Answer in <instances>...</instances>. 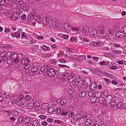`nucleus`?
<instances>
[{"label":"nucleus","instance_id":"11","mask_svg":"<svg viewBox=\"0 0 126 126\" xmlns=\"http://www.w3.org/2000/svg\"><path fill=\"white\" fill-rule=\"evenodd\" d=\"M112 97L111 95H107L105 98V102H107V103H110L112 101Z\"/></svg>","mask_w":126,"mask_h":126},{"label":"nucleus","instance_id":"52","mask_svg":"<svg viewBox=\"0 0 126 126\" xmlns=\"http://www.w3.org/2000/svg\"><path fill=\"white\" fill-rule=\"evenodd\" d=\"M74 110V108L73 106H69L68 108V110L69 111H71Z\"/></svg>","mask_w":126,"mask_h":126},{"label":"nucleus","instance_id":"22","mask_svg":"<svg viewBox=\"0 0 126 126\" xmlns=\"http://www.w3.org/2000/svg\"><path fill=\"white\" fill-rule=\"evenodd\" d=\"M92 121L91 119H88L86 120L85 122V124L86 126H89L92 123Z\"/></svg>","mask_w":126,"mask_h":126},{"label":"nucleus","instance_id":"61","mask_svg":"<svg viewBox=\"0 0 126 126\" xmlns=\"http://www.w3.org/2000/svg\"><path fill=\"white\" fill-rule=\"evenodd\" d=\"M74 90L72 88L69 89L68 90V91L69 93L70 94H71L73 93Z\"/></svg>","mask_w":126,"mask_h":126},{"label":"nucleus","instance_id":"35","mask_svg":"<svg viewBox=\"0 0 126 126\" xmlns=\"http://www.w3.org/2000/svg\"><path fill=\"white\" fill-rule=\"evenodd\" d=\"M11 56V58L12 59L14 60L18 56H17V54L16 53H14L13 54H12H12L10 55V57Z\"/></svg>","mask_w":126,"mask_h":126},{"label":"nucleus","instance_id":"33","mask_svg":"<svg viewBox=\"0 0 126 126\" xmlns=\"http://www.w3.org/2000/svg\"><path fill=\"white\" fill-rule=\"evenodd\" d=\"M42 48L43 50H49L50 49L49 47H47L45 45H43L42 46Z\"/></svg>","mask_w":126,"mask_h":126},{"label":"nucleus","instance_id":"47","mask_svg":"<svg viewBox=\"0 0 126 126\" xmlns=\"http://www.w3.org/2000/svg\"><path fill=\"white\" fill-rule=\"evenodd\" d=\"M20 59L21 58H20L18 56L14 60V62L16 63H18L20 61Z\"/></svg>","mask_w":126,"mask_h":126},{"label":"nucleus","instance_id":"49","mask_svg":"<svg viewBox=\"0 0 126 126\" xmlns=\"http://www.w3.org/2000/svg\"><path fill=\"white\" fill-rule=\"evenodd\" d=\"M54 120L52 118H48L47 119V121L49 122L53 123L54 122Z\"/></svg>","mask_w":126,"mask_h":126},{"label":"nucleus","instance_id":"64","mask_svg":"<svg viewBox=\"0 0 126 126\" xmlns=\"http://www.w3.org/2000/svg\"><path fill=\"white\" fill-rule=\"evenodd\" d=\"M88 117V115L86 114H84L82 116V118L83 119H86Z\"/></svg>","mask_w":126,"mask_h":126},{"label":"nucleus","instance_id":"53","mask_svg":"<svg viewBox=\"0 0 126 126\" xmlns=\"http://www.w3.org/2000/svg\"><path fill=\"white\" fill-rule=\"evenodd\" d=\"M76 81H77V82L79 84L80 83H82L83 82V80L82 79H78V80H76Z\"/></svg>","mask_w":126,"mask_h":126},{"label":"nucleus","instance_id":"32","mask_svg":"<svg viewBox=\"0 0 126 126\" xmlns=\"http://www.w3.org/2000/svg\"><path fill=\"white\" fill-rule=\"evenodd\" d=\"M61 109L60 107H57L54 110L55 113H59L61 111Z\"/></svg>","mask_w":126,"mask_h":126},{"label":"nucleus","instance_id":"24","mask_svg":"<svg viewBox=\"0 0 126 126\" xmlns=\"http://www.w3.org/2000/svg\"><path fill=\"white\" fill-rule=\"evenodd\" d=\"M33 103V108L35 109H37L39 108L40 105L38 102L36 101Z\"/></svg>","mask_w":126,"mask_h":126},{"label":"nucleus","instance_id":"19","mask_svg":"<svg viewBox=\"0 0 126 126\" xmlns=\"http://www.w3.org/2000/svg\"><path fill=\"white\" fill-rule=\"evenodd\" d=\"M116 35L117 37L121 38L124 36V33L123 32H118L116 33Z\"/></svg>","mask_w":126,"mask_h":126},{"label":"nucleus","instance_id":"14","mask_svg":"<svg viewBox=\"0 0 126 126\" xmlns=\"http://www.w3.org/2000/svg\"><path fill=\"white\" fill-rule=\"evenodd\" d=\"M94 73L96 75L99 76L100 77H102V75L101 74L99 73H101L102 71L100 69H94L93 71Z\"/></svg>","mask_w":126,"mask_h":126},{"label":"nucleus","instance_id":"27","mask_svg":"<svg viewBox=\"0 0 126 126\" xmlns=\"http://www.w3.org/2000/svg\"><path fill=\"white\" fill-rule=\"evenodd\" d=\"M9 2V0H4L1 1L0 3L1 4H2L3 5L5 6Z\"/></svg>","mask_w":126,"mask_h":126},{"label":"nucleus","instance_id":"63","mask_svg":"<svg viewBox=\"0 0 126 126\" xmlns=\"http://www.w3.org/2000/svg\"><path fill=\"white\" fill-rule=\"evenodd\" d=\"M35 16V13L34 12H32L31 13L29 14V16H32V17H34Z\"/></svg>","mask_w":126,"mask_h":126},{"label":"nucleus","instance_id":"5","mask_svg":"<svg viewBox=\"0 0 126 126\" xmlns=\"http://www.w3.org/2000/svg\"><path fill=\"white\" fill-rule=\"evenodd\" d=\"M67 79L68 80L67 81L69 82H71L74 81V80H75L76 76L74 75H69V77H68Z\"/></svg>","mask_w":126,"mask_h":126},{"label":"nucleus","instance_id":"62","mask_svg":"<svg viewBox=\"0 0 126 126\" xmlns=\"http://www.w3.org/2000/svg\"><path fill=\"white\" fill-rule=\"evenodd\" d=\"M36 42V41L35 40L32 39V40H31L30 41V43L32 45H34L35 43Z\"/></svg>","mask_w":126,"mask_h":126},{"label":"nucleus","instance_id":"38","mask_svg":"<svg viewBox=\"0 0 126 126\" xmlns=\"http://www.w3.org/2000/svg\"><path fill=\"white\" fill-rule=\"evenodd\" d=\"M31 97L30 95H27L25 97V99L27 101H29L31 100Z\"/></svg>","mask_w":126,"mask_h":126},{"label":"nucleus","instance_id":"44","mask_svg":"<svg viewBox=\"0 0 126 126\" xmlns=\"http://www.w3.org/2000/svg\"><path fill=\"white\" fill-rule=\"evenodd\" d=\"M94 93L93 90H92V91H90L88 93V95L90 96H94Z\"/></svg>","mask_w":126,"mask_h":126},{"label":"nucleus","instance_id":"36","mask_svg":"<svg viewBox=\"0 0 126 126\" xmlns=\"http://www.w3.org/2000/svg\"><path fill=\"white\" fill-rule=\"evenodd\" d=\"M112 52L116 54H121L122 51L119 50H113L112 51Z\"/></svg>","mask_w":126,"mask_h":126},{"label":"nucleus","instance_id":"25","mask_svg":"<svg viewBox=\"0 0 126 126\" xmlns=\"http://www.w3.org/2000/svg\"><path fill=\"white\" fill-rule=\"evenodd\" d=\"M33 104L34 103L33 102H29L28 103L27 105L28 108L29 109H33Z\"/></svg>","mask_w":126,"mask_h":126},{"label":"nucleus","instance_id":"37","mask_svg":"<svg viewBox=\"0 0 126 126\" xmlns=\"http://www.w3.org/2000/svg\"><path fill=\"white\" fill-rule=\"evenodd\" d=\"M53 22L51 21H49L47 24H48L46 26H47L48 27H51L53 26Z\"/></svg>","mask_w":126,"mask_h":126},{"label":"nucleus","instance_id":"60","mask_svg":"<svg viewBox=\"0 0 126 126\" xmlns=\"http://www.w3.org/2000/svg\"><path fill=\"white\" fill-rule=\"evenodd\" d=\"M2 94L0 92V102L3 101V97L2 96Z\"/></svg>","mask_w":126,"mask_h":126},{"label":"nucleus","instance_id":"40","mask_svg":"<svg viewBox=\"0 0 126 126\" xmlns=\"http://www.w3.org/2000/svg\"><path fill=\"white\" fill-rule=\"evenodd\" d=\"M102 72L101 74H102L104 75H105L106 76L109 77L110 76V75L109 74L106 72L103 71V70H101Z\"/></svg>","mask_w":126,"mask_h":126},{"label":"nucleus","instance_id":"9","mask_svg":"<svg viewBox=\"0 0 126 126\" xmlns=\"http://www.w3.org/2000/svg\"><path fill=\"white\" fill-rule=\"evenodd\" d=\"M97 87V84L95 82H93L91 84L90 86V89L93 90H95Z\"/></svg>","mask_w":126,"mask_h":126},{"label":"nucleus","instance_id":"45","mask_svg":"<svg viewBox=\"0 0 126 126\" xmlns=\"http://www.w3.org/2000/svg\"><path fill=\"white\" fill-rule=\"evenodd\" d=\"M105 35L103 36V37L104 38H105L107 40H108L109 38L110 37V36L108 33H105Z\"/></svg>","mask_w":126,"mask_h":126},{"label":"nucleus","instance_id":"30","mask_svg":"<svg viewBox=\"0 0 126 126\" xmlns=\"http://www.w3.org/2000/svg\"><path fill=\"white\" fill-rule=\"evenodd\" d=\"M98 102L101 104H102L105 102V99H104L101 97L99 98L98 100Z\"/></svg>","mask_w":126,"mask_h":126},{"label":"nucleus","instance_id":"34","mask_svg":"<svg viewBox=\"0 0 126 126\" xmlns=\"http://www.w3.org/2000/svg\"><path fill=\"white\" fill-rule=\"evenodd\" d=\"M69 74L67 73H66L63 74L61 76L62 78H63L64 79H67L68 77H69Z\"/></svg>","mask_w":126,"mask_h":126},{"label":"nucleus","instance_id":"57","mask_svg":"<svg viewBox=\"0 0 126 126\" xmlns=\"http://www.w3.org/2000/svg\"><path fill=\"white\" fill-rule=\"evenodd\" d=\"M18 97L20 100H22L24 98V96L23 94H20L19 96Z\"/></svg>","mask_w":126,"mask_h":126},{"label":"nucleus","instance_id":"6","mask_svg":"<svg viewBox=\"0 0 126 126\" xmlns=\"http://www.w3.org/2000/svg\"><path fill=\"white\" fill-rule=\"evenodd\" d=\"M38 70V66L36 64H33L31 68L32 72L33 73H35L37 72Z\"/></svg>","mask_w":126,"mask_h":126},{"label":"nucleus","instance_id":"17","mask_svg":"<svg viewBox=\"0 0 126 126\" xmlns=\"http://www.w3.org/2000/svg\"><path fill=\"white\" fill-rule=\"evenodd\" d=\"M82 117V115L80 114L76 115L74 116V119L77 121H79Z\"/></svg>","mask_w":126,"mask_h":126},{"label":"nucleus","instance_id":"18","mask_svg":"<svg viewBox=\"0 0 126 126\" xmlns=\"http://www.w3.org/2000/svg\"><path fill=\"white\" fill-rule=\"evenodd\" d=\"M82 55L79 56L78 55H74V56H72V60L75 61H80V60L78 57L82 56Z\"/></svg>","mask_w":126,"mask_h":126},{"label":"nucleus","instance_id":"58","mask_svg":"<svg viewBox=\"0 0 126 126\" xmlns=\"http://www.w3.org/2000/svg\"><path fill=\"white\" fill-rule=\"evenodd\" d=\"M95 47H100V42H95Z\"/></svg>","mask_w":126,"mask_h":126},{"label":"nucleus","instance_id":"39","mask_svg":"<svg viewBox=\"0 0 126 126\" xmlns=\"http://www.w3.org/2000/svg\"><path fill=\"white\" fill-rule=\"evenodd\" d=\"M89 45L92 47H95V41H93L91 42L89 44Z\"/></svg>","mask_w":126,"mask_h":126},{"label":"nucleus","instance_id":"12","mask_svg":"<svg viewBox=\"0 0 126 126\" xmlns=\"http://www.w3.org/2000/svg\"><path fill=\"white\" fill-rule=\"evenodd\" d=\"M40 124L39 122L36 120L32 121L30 124V126H38Z\"/></svg>","mask_w":126,"mask_h":126},{"label":"nucleus","instance_id":"4","mask_svg":"<svg viewBox=\"0 0 126 126\" xmlns=\"http://www.w3.org/2000/svg\"><path fill=\"white\" fill-rule=\"evenodd\" d=\"M49 19L48 18L47 16H45L43 18L42 22L43 25L44 26H46L47 23L49 22Z\"/></svg>","mask_w":126,"mask_h":126},{"label":"nucleus","instance_id":"7","mask_svg":"<svg viewBox=\"0 0 126 126\" xmlns=\"http://www.w3.org/2000/svg\"><path fill=\"white\" fill-rule=\"evenodd\" d=\"M53 26L55 28H57L59 29L58 28L60 29V27L62 28L63 27V25L60 24H59L58 22V21H54L53 22Z\"/></svg>","mask_w":126,"mask_h":126},{"label":"nucleus","instance_id":"48","mask_svg":"<svg viewBox=\"0 0 126 126\" xmlns=\"http://www.w3.org/2000/svg\"><path fill=\"white\" fill-rule=\"evenodd\" d=\"M68 113V112L66 111H62L60 114L63 116H66L67 114Z\"/></svg>","mask_w":126,"mask_h":126},{"label":"nucleus","instance_id":"21","mask_svg":"<svg viewBox=\"0 0 126 126\" xmlns=\"http://www.w3.org/2000/svg\"><path fill=\"white\" fill-rule=\"evenodd\" d=\"M69 25L67 23L64 24L63 26V29L64 31L66 32L69 31Z\"/></svg>","mask_w":126,"mask_h":126},{"label":"nucleus","instance_id":"23","mask_svg":"<svg viewBox=\"0 0 126 126\" xmlns=\"http://www.w3.org/2000/svg\"><path fill=\"white\" fill-rule=\"evenodd\" d=\"M30 118L28 117H25L24 118V121L25 122V124H28L30 122Z\"/></svg>","mask_w":126,"mask_h":126},{"label":"nucleus","instance_id":"42","mask_svg":"<svg viewBox=\"0 0 126 126\" xmlns=\"http://www.w3.org/2000/svg\"><path fill=\"white\" fill-rule=\"evenodd\" d=\"M104 55L106 57H110L111 56V53L105 52L104 53Z\"/></svg>","mask_w":126,"mask_h":126},{"label":"nucleus","instance_id":"56","mask_svg":"<svg viewBox=\"0 0 126 126\" xmlns=\"http://www.w3.org/2000/svg\"><path fill=\"white\" fill-rule=\"evenodd\" d=\"M72 31L73 32H78L79 31V28H74L73 27L71 29Z\"/></svg>","mask_w":126,"mask_h":126},{"label":"nucleus","instance_id":"20","mask_svg":"<svg viewBox=\"0 0 126 126\" xmlns=\"http://www.w3.org/2000/svg\"><path fill=\"white\" fill-rule=\"evenodd\" d=\"M98 124H99V125H102V124H104V119L102 117L99 119L97 120Z\"/></svg>","mask_w":126,"mask_h":126},{"label":"nucleus","instance_id":"46","mask_svg":"<svg viewBox=\"0 0 126 126\" xmlns=\"http://www.w3.org/2000/svg\"><path fill=\"white\" fill-rule=\"evenodd\" d=\"M70 82V85L72 87H74V86L76 84V81L74 80V81L71 82Z\"/></svg>","mask_w":126,"mask_h":126},{"label":"nucleus","instance_id":"8","mask_svg":"<svg viewBox=\"0 0 126 126\" xmlns=\"http://www.w3.org/2000/svg\"><path fill=\"white\" fill-rule=\"evenodd\" d=\"M90 35L93 37H95L97 35V31L95 29L92 30V31L90 33Z\"/></svg>","mask_w":126,"mask_h":126},{"label":"nucleus","instance_id":"26","mask_svg":"<svg viewBox=\"0 0 126 126\" xmlns=\"http://www.w3.org/2000/svg\"><path fill=\"white\" fill-rule=\"evenodd\" d=\"M97 97L94 95L93 96L91 99V101L92 103H94L96 102L97 100Z\"/></svg>","mask_w":126,"mask_h":126},{"label":"nucleus","instance_id":"13","mask_svg":"<svg viewBox=\"0 0 126 126\" xmlns=\"http://www.w3.org/2000/svg\"><path fill=\"white\" fill-rule=\"evenodd\" d=\"M94 73L96 75L99 76L100 77H102V75L101 74L99 73H101L102 71L100 69H94L93 71Z\"/></svg>","mask_w":126,"mask_h":126},{"label":"nucleus","instance_id":"16","mask_svg":"<svg viewBox=\"0 0 126 126\" xmlns=\"http://www.w3.org/2000/svg\"><path fill=\"white\" fill-rule=\"evenodd\" d=\"M11 35L12 37H15L17 38H19L20 36V34L18 33L17 32H12Z\"/></svg>","mask_w":126,"mask_h":126},{"label":"nucleus","instance_id":"55","mask_svg":"<svg viewBox=\"0 0 126 126\" xmlns=\"http://www.w3.org/2000/svg\"><path fill=\"white\" fill-rule=\"evenodd\" d=\"M25 59H21L20 61V63L23 65H24L26 63H25Z\"/></svg>","mask_w":126,"mask_h":126},{"label":"nucleus","instance_id":"10","mask_svg":"<svg viewBox=\"0 0 126 126\" xmlns=\"http://www.w3.org/2000/svg\"><path fill=\"white\" fill-rule=\"evenodd\" d=\"M98 31L99 34H103L104 33L105 28L102 26H100L98 27Z\"/></svg>","mask_w":126,"mask_h":126},{"label":"nucleus","instance_id":"50","mask_svg":"<svg viewBox=\"0 0 126 126\" xmlns=\"http://www.w3.org/2000/svg\"><path fill=\"white\" fill-rule=\"evenodd\" d=\"M75 115V113L74 112H69L68 114V116L69 117L72 118Z\"/></svg>","mask_w":126,"mask_h":126},{"label":"nucleus","instance_id":"41","mask_svg":"<svg viewBox=\"0 0 126 126\" xmlns=\"http://www.w3.org/2000/svg\"><path fill=\"white\" fill-rule=\"evenodd\" d=\"M67 102V101L66 99H63L60 102V104L62 105H63L65 104Z\"/></svg>","mask_w":126,"mask_h":126},{"label":"nucleus","instance_id":"2","mask_svg":"<svg viewBox=\"0 0 126 126\" xmlns=\"http://www.w3.org/2000/svg\"><path fill=\"white\" fill-rule=\"evenodd\" d=\"M12 54V52H9L6 54L1 56V59L3 62L7 61L8 59V57L10 58V56Z\"/></svg>","mask_w":126,"mask_h":126},{"label":"nucleus","instance_id":"29","mask_svg":"<svg viewBox=\"0 0 126 126\" xmlns=\"http://www.w3.org/2000/svg\"><path fill=\"white\" fill-rule=\"evenodd\" d=\"M86 93L84 91L81 92L79 94V96L81 97H83L85 96Z\"/></svg>","mask_w":126,"mask_h":126},{"label":"nucleus","instance_id":"28","mask_svg":"<svg viewBox=\"0 0 126 126\" xmlns=\"http://www.w3.org/2000/svg\"><path fill=\"white\" fill-rule=\"evenodd\" d=\"M24 116H20L18 118L17 122L21 123L23 121H24Z\"/></svg>","mask_w":126,"mask_h":126},{"label":"nucleus","instance_id":"51","mask_svg":"<svg viewBox=\"0 0 126 126\" xmlns=\"http://www.w3.org/2000/svg\"><path fill=\"white\" fill-rule=\"evenodd\" d=\"M48 111V113H52L54 112V110L51 108H49Z\"/></svg>","mask_w":126,"mask_h":126},{"label":"nucleus","instance_id":"43","mask_svg":"<svg viewBox=\"0 0 126 126\" xmlns=\"http://www.w3.org/2000/svg\"><path fill=\"white\" fill-rule=\"evenodd\" d=\"M24 68L26 69H28L30 67V65L29 64H26L23 66Z\"/></svg>","mask_w":126,"mask_h":126},{"label":"nucleus","instance_id":"15","mask_svg":"<svg viewBox=\"0 0 126 126\" xmlns=\"http://www.w3.org/2000/svg\"><path fill=\"white\" fill-rule=\"evenodd\" d=\"M20 18V16L16 14L12 15L11 16V19L13 20H16Z\"/></svg>","mask_w":126,"mask_h":126},{"label":"nucleus","instance_id":"59","mask_svg":"<svg viewBox=\"0 0 126 126\" xmlns=\"http://www.w3.org/2000/svg\"><path fill=\"white\" fill-rule=\"evenodd\" d=\"M102 49L103 50L105 51L107 50L109 51L110 48L109 47H102Z\"/></svg>","mask_w":126,"mask_h":126},{"label":"nucleus","instance_id":"54","mask_svg":"<svg viewBox=\"0 0 126 126\" xmlns=\"http://www.w3.org/2000/svg\"><path fill=\"white\" fill-rule=\"evenodd\" d=\"M123 106L122 103L121 102H119L117 104V106L118 108L121 107Z\"/></svg>","mask_w":126,"mask_h":126},{"label":"nucleus","instance_id":"31","mask_svg":"<svg viewBox=\"0 0 126 126\" xmlns=\"http://www.w3.org/2000/svg\"><path fill=\"white\" fill-rule=\"evenodd\" d=\"M41 107L42 109L46 110L48 108V104H44L42 105Z\"/></svg>","mask_w":126,"mask_h":126},{"label":"nucleus","instance_id":"1","mask_svg":"<svg viewBox=\"0 0 126 126\" xmlns=\"http://www.w3.org/2000/svg\"><path fill=\"white\" fill-rule=\"evenodd\" d=\"M41 71L43 72L45 76H48L52 77L56 74V71L54 69L51 68L49 65H43L41 68Z\"/></svg>","mask_w":126,"mask_h":126},{"label":"nucleus","instance_id":"3","mask_svg":"<svg viewBox=\"0 0 126 126\" xmlns=\"http://www.w3.org/2000/svg\"><path fill=\"white\" fill-rule=\"evenodd\" d=\"M82 33L85 35H87L89 32V28L87 26H85L83 28Z\"/></svg>","mask_w":126,"mask_h":126}]
</instances>
